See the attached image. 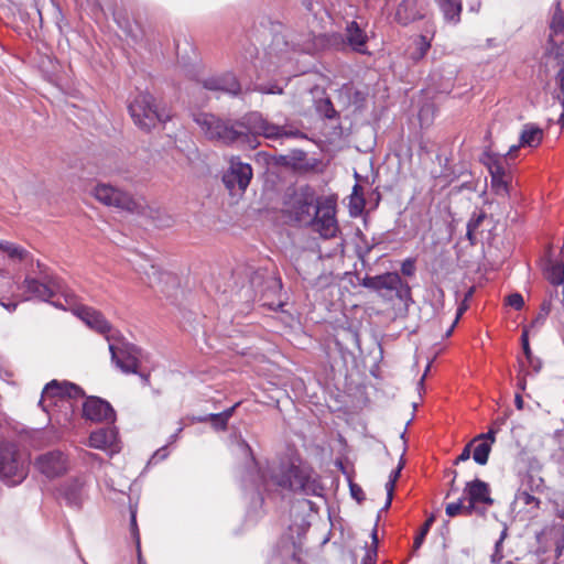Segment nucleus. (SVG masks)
Returning a JSON list of instances; mask_svg holds the SVG:
<instances>
[{"label": "nucleus", "mask_w": 564, "mask_h": 564, "mask_svg": "<svg viewBox=\"0 0 564 564\" xmlns=\"http://www.w3.org/2000/svg\"><path fill=\"white\" fill-rule=\"evenodd\" d=\"M0 251H3L12 260H24L29 254L28 250L10 241L0 240Z\"/></svg>", "instance_id": "nucleus-30"}, {"label": "nucleus", "mask_w": 564, "mask_h": 564, "mask_svg": "<svg viewBox=\"0 0 564 564\" xmlns=\"http://www.w3.org/2000/svg\"><path fill=\"white\" fill-rule=\"evenodd\" d=\"M313 186L308 184L289 187L283 196V215L292 223L306 226L323 203Z\"/></svg>", "instance_id": "nucleus-4"}, {"label": "nucleus", "mask_w": 564, "mask_h": 564, "mask_svg": "<svg viewBox=\"0 0 564 564\" xmlns=\"http://www.w3.org/2000/svg\"><path fill=\"white\" fill-rule=\"evenodd\" d=\"M490 452V443L481 442L475 447L473 453V459L475 460L476 464L484 466L488 463Z\"/></svg>", "instance_id": "nucleus-32"}, {"label": "nucleus", "mask_w": 564, "mask_h": 564, "mask_svg": "<svg viewBox=\"0 0 564 564\" xmlns=\"http://www.w3.org/2000/svg\"><path fill=\"white\" fill-rule=\"evenodd\" d=\"M376 563V556H373V553L371 554V552H367V554L365 555V557L362 558V563L361 564H375Z\"/></svg>", "instance_id": "nucleus-63"}, {"label": "nucleus", "mask_w": 564, "mask_h": 564, "mask_svg": "<svg viewBox=\"0 0 564 564\" xmlns=\"http://www.w3.org/2000/svg\"><path fill=\"white\" fill-rule=\"evenodd\" d=\"M507 303L517 311H520L524 306L523 296L519 292L511 293L507 296Z\"/></svg>", "instance_id": "nucleus-40"}, {"label": "nucleus", "mask_w": 564, "mask_h": 564, "mask_svg": "<svg viewBox=\"0 0 564 564\" xmlns=\"http://www.w3.org/2000/svg\"><path fill=\"white\" fill-rule=\"evenodd\" d=\"M514 405L518 410H522L524 406L523 398L520 392L516 393L514 395Z\"/></svg>", "instance_id": "nucleus-62"}, {"label": "nucleus", "mask_w": 564, "mask_h": 564, "mask_svg": "<svg viewBox=\"0 0 564 564\" xmlns=\"http://www.w3.org/2000/svg\"><path fill=\"white\" fill-rule=\"evenodd\" d=\"M200 84L207 90L224 93L231 97H237L241 93V85L231 72L208 76L202 79Z\"/></svg>", "instance_id": "nucleus-16"}, {"label": "nucleus", "mask_w": 564, "mask_h": 564, "mask_svg": "<svg viewBox=\"0 0 564 564\" xmlns=\"http://www.w3.org/2000/svg\"><path fill=\"white\" fill-rule=\"evenodd\" d=\"M239 406V402L235 403L232 406L219 412L227 421L234 415L236 409Z\"/></svg>", "instance_id": "nucleus-57"}, {"label": "nucleus", "mask_w": 564, "mask_h": 564, "mask_svg": "<svg viewBox=\"0 0 564 564\" xmlns=\"http://www.w3.org/2000/svg\"><path fill=\"white\" fill-rule=\"evenodd\" d=\"M76 315L90 329L105 336L111 361L121 372L137 373L141 348L127 341L119 332H115L102 313L88 306H80L76 310Z\"/></svg>", "instance_id": "nucleus-2"}, {"label": "nucleus", "mask_w": 564, "mask_h": 564, "mask_svg": "<svg viewBox=\"0 0 564 564\" xmlns=\"http://www.w3.org/2000/svg\"><path fill=\"white\" fill-rule=\"evenodd\" d=\"M43 390L44 397L48 395L54 405H57L58 402H68L70 399H80L85 397V391L82 387L66 380L58 381L53 379L45 384Z\"/></svg>", "instance_id": "nucleus-15"}, {"label": "nucleus", "mask_w": 564, "mask_h": 564, "mask_svg": "<svg viewBox=\"0 0 564 564\" xmlns=\"http://www.w3.org/2000/svg\"><path fill=\"white\" fill-rule=\"evenodd\" d=\"M424 12L420 8L417 0H402L395 11V21L406 26L414 21L422 20Z\"/></svg>", "instance_id": "nucleus-23"}, {"label": "nucleus", "mask_w": 564, "mask_h": 564, "mask_svg": "<svg viewBox=\"0 0 564 564\" xmlns=\"http://www.w3.org/2000/svg\"><path fill=\"white\" fill-rule=\"evenodd\" d=\"M35 466L45 477L53 479L64 475L67 470L66 457L59 451H51L40 455Z\"/></svg>", "instance_id": "nucleus-18"}, {"label": "nucleus", "mask_w": 564, "mask_h": 564, "mask_svg": "<svg viewBox=\"0 0 564 564\" xmlns=\"http://www.w3.org/2000/svg\"><path fill=\"white\" fill-rule=\"evenodd\" d=\"M543 138V131L535 124H525L520 134V145L534 148L538 147Z\"/></svg>", "instance_id": "nucleus-26"}, {"label": "nucleus", "mask_w": 564, "mask_h": 564, "mask_svg": "<svg viewBox=\"0 0 564 564\" xmlns=\"http://www.w3.org/2000/svg\"><path fill=\"white\" fill-rule=\"evenodd\" d=\"M93 194L97 200L106 206H112L127 212H139L140 204L127 192L110 184H97Z\"/></svg>", "instance_id": "nucleus-11"}, {"label": "nucleus", "mask_w": 564, "mask_h": 564, "mask_svg": "<svg viewBox=\"0 0 564 564\" xmlns=\"http://www.w3.org/2000/svg\"><path fill=\"white\" fill-rule=\"evenodd\" d=\"M557 290H555L554 293L550 294V299L543 300V302L540 305L539 314L535 316V318L532 319L530 325H527L528 327L532 329H539L545 324L546 318L552 310V297L557 296Z\"/></svg>", "instance_id": "nucleus-28"}, {"label": "nucleus", "mask_w": 564, "mask_h": 564, "mask_svg": "<svg viewBox=\"0 0 564 564\" xmlns=\"http://www.w3.org/2000/svg\"><path fill=\"white\" fill-rule=\"evenodd\" d=\"M349 490H350V495L351 497L357 501V502H361L365 500V494H364V490L362 488L355 484V482H349Z\"/></svg>", "instance_id": "nucleus-47"}, {"label": "nucleus", "mask_w": 564, "mask_h": 564, "mask_svg": "<svg viewBox=\"0 0 564 564\" xmlns=\"http://www.w3.org/2000/svg\"><path fill=\"white\" fill-rule=\"evenodd\" d=\"M366 199L364 196L362 187L356 183L349 197V215L358 217L364 213Z\"/></svg>", "instance_id": "nucleus-27"}, {"label": "nucleus", "mask_w": 564, "mask_h": 564, "mask_svg": "<svg viewBox=\"0 0 564 564\" xmlns=\"http://www.w3.org/2000/svg\"><path fill=\"white\" fill-rule=\"evenodd\" d=\"M525 359L529 367L531 368V371H527L525 376L538 375L543 367L542 360L539 357H535L533 354L530 357H525Z\"/></svg>", "instance_id": "nucleus-39"}, {"label": "nucleus", "mask_w": 564, "mask_h": 564, "mask_svg": "<svg viewBox=\"0 0 564 564\" xmlns=\"http://www.w3.org/2000/svg\"><path fill=\"white\" fill-rule=\"evenodd\" d=\"M23 286L32 297L42 302H50V300L55 296V289L58 285L55 278L48 274H43L42 281L36 278L25 276Z\"/></svg>", "instance_id": "nucleus-19"}, {"label": "nucleus", "mask_w": 564, "mask_h": 564, "mask_svg": "<svg viewBox=\"0 0 564 564\" xmlns=\"http://www.w3.org/2000/svg\"><path fill=\"white\" fill-rule=\"evenodd\" d=\"M84 487L85 482L80 478H69L58 486L57 496L67 507L80 510L84 503Z\"/></svg>", "instance_id": "nucleus-20"}, {"label": "nucleus", "mask_w": 564, "mask_h": 564, "mask_svg": "<svg viewBox=\"0 0 564 564\" xmlns=\"http://www.w3.org/2000/svg\"><path fill=\"white\" fill-rule=\"evenodd\" d=\"M83 416L94 422L107 421L113 423L116 412L108 401L99 397H88L83 402Z\"/></svg>", "instance_id": "nucleus-17"}, {"label": "nucleus", "mask_w": 564, "mask_h": 564, "mask_svg": "<svg viewBox=\"0 0 564 564\" xmlns=\"http://www.w3.org/2000/svg\"><path fill=\"white\" fill-rule=\"evenodd\" d=\"M478 503L479 502H473L471 500H468V505L466 507L463 506V512L467 516H470L474 511H477L478 513L484 514L485 511L480 510L476 507Z\"/></svg>", "instance_id": "nucleus-53"}, {"label": "nucleus", "mask_w": 564, "mask_h": 564, "mask_svg": "<svg viewBox=\"0 0 564 564\" xmlns=\"http://www.w3.org/2000/svg\"><path fill=\"white\" fill-rule=\"evenodd\" d=\"M356 236L360 239L362 245H357L356 253L361 261H365V258L372 251V249L378 243L375 238H372L371 242L368 241L367 237L362 234L360 229H357Z\"/></svg>", "instance_id": "nucleus-31"}, {"label": "nucleus", "mask_w": 564, "mask_h": 564, "mask_svg": "<svg viewBox=\"0 0 564 564\" xmlns=\"http://www.w3.org/2000/svg\"><path fill=\"white\" fill-rule=\"evenodd\" d=\"M260 91L264 94H279L281 95L283 93V89L279 87L276 84H272L269 86H261Z\"/></svg>", "instance_id": "nucleus-54"}, {"label": "nucleus", "mask_w": 564, "mask_h": 564, "mask_svg": "<svg viewBox=\"0 0 564 564\" xmlns=\"http://www.w3.org/2000/svg\"><path fill=\"white\" fill-rule=\"evenodd\" d=\"M463 498H459L456 502L448 503L445 509L446 514L453 518L463 512Z\"/></svg>", "instance_id": "nucleus-44"}, {"label": "nucleus", "mask_w": 564, "mask_h": 564, "mask_svg": "<svg viewBox=\"0 0 564 564\" xmlns=\"http://www.w3.org/2000/svg\"><path fill=\"white\" fill-rule=\"evenodd\" d=\"M530 329L531 328L528 326L522 327L521 346H522V350H523V354L525 357H530L533 354L531 350V347H530V341H529Z\"/></svg>", "instance_id": "nucleus-41"}, {"label": "nucleus", "mask_w": 564, "mask_h": 564, "mask_svg": "<svg viewBox=\"0 0 564 564\" xmlns=\"http://www.w3.org/2000/svg\"><path fill=\"white\" fill-rule=\"evenodd\" d=\"M527 486L531 491H539L544 486V480L542 477L529 474L527 476Z\"/></svg>", "instance_id": "nucleus-42"}, {"label": "nucleus", "mask_w": 564, "mask_h": 564, "mask_svg": "<svg viewBox=\"0 0 564 564\" xmlns=\"http://www.w3.org/2000/svg\"><path fill=\"white\" fill-rule=\"evenodd\" d=\"M28 471L17 445L0 437V479L8 486H17L26 478Z\"/></svg>", "instance_id": "nucleus-6"}, {"label": "nucleus", "mask_w": 564, "mask_h": 564, "mask_svg": "<svg viewBox=\"0 0 564 564\" xmlns=\"http://www.w3.org/2000/svg\"><path fill=\"white\" fill-rule=\"evenodd\" d=\"M377 525H378V522H376L375 528L372 529V532H371V544L373 547L372 549L373 556H377V549H378V544H379Z\"/></svg>", "instance_id": "nucleus-55"}, {"label": "nucleus", "mask_w": 564, "mask_h": 564, "mask_svg": "<svg viewBox=\"0 0 564 564\" xmlns=\"http://www.w3.org/2000/svg\"><path fill=\"white\" fill-rule=\"evenodd\" d=\"M141 358H142V354L140 355V358H139V362L141 361ZM138 367H140V364L138 365ZM140 379L142 380V383L144 386H148L150 383V373H144V372H139V368H137V373Z\"/></svg>", "instance_id": "nucleus-59"}, {"label": "nucleus", "mask_w": 564, "mask_h": 564, "mask_svg": "<svg viewBox=\"0 0 564 564\" xmlns=\"http://www.w3.org/2000/svg\"><path fill=\"white\" fill-rule=\"evenodd\" d=\"M302 6L306 11L307 23L312 33L316 29H322L326 20L330 18L323 2L317 0H302Z\"/></svg>", "instance_id": "nucleus-22"}, {"label": "nucleus", "mask_w": 564, "mask_h": 564, "mask_svg": "<svg viewBox=\"0 0 564 564\" xmlns=\"http://www.w3.org/2000/svg\"><path fill=\"white\" fill-rule=\"evenodd\" d=\"M555 555L557 564H564V533L555 542Z\"/></svg>", "instance_id": "nucleus-46"}, {"label": "nucleus", "mask_w": 564, "mask_h": 564, "mask_svg": "<svg viewBox=\"0 0 564 564\" xmlns=\"http://www.w3.org/2000/svg\"><path fill=\"white\" fill-rule=\"evenodd\" d=\"M274 485L304 496L323 497L324 486L313 469L305 465L281 464L271 474Z\"/></svg>", "instance_id": "nucleus-3"}, {"label": "nucleus", "mask_w": 564, "mask_h": 564, "mask_svg": "<svg viewBox=\"0 0 564 564\" xmlns=\"http://www.w3.org/2000/svg\"><path fill=\"white\" fill-rule=\"evenodd\" d=\"M517 500L523 502L525 506L533 505L534 508H540V499L534 497L532 494H530L527 489L525 490H519L517 496Z\"/></svg>", "instance_id": "nucleus-38"}, {"label": "nucleus", "mask_w": 564, "mask_h": 564, "mask_svg": "<svg viewBox=\"0 0 564 564\" xmlns=\"http://www.w3.org/2000/svg\"><path fill=\"white\" fill-rule=\"evenodd\" d=\"M39 405L42 408V410L46 413H50V408L54 405L51 398L48 395L44 397V390L42 391L41 399L39 401Z\"/></svg>", "instance_id": "nucleus-52"}, {"label": "nucleus", "mask_w": 564, "mask_h": 564, "mask_svg": "<svg viewBox=\"0 0 564 564\" xmlns=\"http://www.w3.org/2000/svg\"><path fill=\"white\" fill-rule=\"evenodd\" d=\"M435 521V517L434 514H431L426 520L425 522L423 523V525L421 527L419 533L416 534L415 539H414V543H413V552H416L421 546L422 544L424 543V540L432 527V524L434 523Z\"/></svg>", "instance_id": "nucleus-33"}, {"label": "nucleus", "mask_w": 564, "mask_h": 564, "mask_svg": "<svg viewBox=\"0 0 564 564\" xmlns=\"http://www.w3.org/2000/svg\"><path fill=\"white\" fill-rule=\"evenodd\" d=\"M496 433L497 431L496 430H492L490 429L487 433H482V434H479L474 441H471L473 443L477 440H481L482 442H488L490 443V446H492V444L495 443L496 441Z\"/></svg>", "instance_id": "nucleus-50"}, {"label": "nucleus", "mask_w": 564, "mask_h": 564, "mask_svg": "<svg viewBox=\"0 0 564 564\" xmlns=\"http://www.w3.org/2000/svg\"><path fill=\"white\" fill-rule=\"evenodd\" d=\"M268 284V288L280 290L282 288V283L280 279L276 278H270L265 281Z\"/></svg>", "instance_id": "nucleus-58"}, {"label": "nucleus", "mask_w": 564, "mask_h": 564, "mask_svg": "<svg viewBox=\"0 0 564 564\" xmlns=\"http://www.w3.org/2000/svg\"><path fill=\"white\" fill-rule=\"evenodd\" d=\"M485 218H486L485 212H480L478 214L474 213L467 223V227L469 228V231L477 230Z\"/></svg>", "instance_id": "nucleus-43"}, {"label": "nucleus", "mask_w": 564, "mask_h": 564, "mask_svg": "<svg viewBox=\"0 0 564 564\" xmlns=\"http://www.w3.org/2000/svg\"><path fill=\"white\" fill-rule=\"evenodd\" d=\"M252 178V166L249 163L231 159L228 170L223 175V183L231 193H243Z\"/></svg>", "instance_id": "nucleus-12"}, {"label": "nucleus", "mask_w": 564, "mask_h": 564, "mask_svg": "<svg viewBox=\"0 0 564 564\" xmlns=\"http://www.w3.org/2000/svg\"><path fill=\"white\" fill-rule=\"evenodd\" d=\"M464 494L467 496V500H471L473 502H479L487 506H492L495 502L490 497L489 485L479 478L467 481L464 488Z\"/></svg>", "instance_id": "nucleus-24"}, {"label": "nucleus", "mask_w": 564, "mask_h": 564, "mask_svg": "<svg viewBox=\"0 0 564 564\" xmlns=\"http://www.w3.org/2000/svg\"><path fill=\"white\" fill-rule=\"evenodd\" d=\"M466 229H467V230H466V237H467V239L469 240V242H470V245H471V246H475V245H476V241H477L476 236H475V231H476V230H470V231H469V228H468V227H467Z\"/></svg>", "instance_id": "nucleus-64"}, {"label": "nucleus", "mask_w": 564, "mask_h": 564, "mask_svg": "<svg viewBox=\"0 0 564 564\" xmlns=\"http://www.w3.org/2000/svg\"><path fill=\"white\" fill-rule=\"evenodd\" d=\"M430 47H431L430 41L426 39V36L421 35L419 37V40L416 41V46H415L414 52H412V55H411L412 58L414 61L422 59L426 55Z\"/></svg>", "instance_id": "nucleus-34"}, {"label": "nucleus", "mask_w": 564, "mask_h": 564, "mask_svg": "<svg viewBox=\"0 0 564 564\" xmlns=\"http://www.w3.org/2000/svg\"><path fill=\"white\" fill-rule=\"evenodd\" d=\"M312 218H314V220L308 221L305 227H311L324 239L334 238L336 236L338 225L335 218V207L332 204H322L315 209V214Z\"/></svg>", "instance_id": "nucleus-14"}, {"label": "nucleus", "mask_w": 564, "mask_h": 564, "mask_svg": "<svg viewBox=\"0 0 564 564\" xmlns=\"http://www.w3.org/2000/svg\"><path fill=\"white\" fill-rule=\"evenodd\" d=\"M209 422L215 431H226L228 421L220 413H208Z\"/></svg>", "instance_id": "nucleus-37"}, {"label": "nucleus", "mask_w": 564, "mask_h": 564, "mask_svg": "<svg viewBox=\"0 0 564 564\" xmlns=\"http://www.w3.org/2000/svg\"><path fill=\"white\" fill-rule=\"evenodd\" d=\"M473 442L468 443L462 451V453L458 455V457L454 460V465H458L462 462H466L470 458V448H471Z\"/></svg>", "instance_id": "nucleus-51"}, {"label": "nucleus", "mask_w": 564, "mask_h": 564, "mask_svg": "<svg viewBox=\"0 0 564 564\" xmlns=\"http://www.w3.org/2000/svg\"><path fill=\"white\" fill-rule=\"evenodd\" d=\"M403 467H404V459H403V456H401L397 468L393 469L389 475V479L386 484V491H394L395 482L398 481Z\"/></svg>", "instance_id": "nucleus-36"}, {"label": "nucleus", "mask_w": 564, "mask_h": 564, "mask_svg": "<svg viewBox=\"0 0 564 564\" xmlns=\"http://www.w3.org/2000/svg\"><path fill=\"white\" fill-rule=\"evenodd\" d=\"M401 272L403 275L412 276L415 273V259H405L401 264Z\"/></svg>", "instance_id": "nucleus-45"}, {"label": "nucleus", "mask_w": 564, "mask_h": 564, "mask_svg": "<svg viewBox=\"0 0 564 564\" xmlns=\"http://www.w3.org/2000/svg\"><path fill=\"white\" fill-rule=\"evenodd\" d=\"M167 456H169L167 445H164L154 452V454L152 455L149 463L156 464V463L162 462L165 458H167Z\"/></svg>", "instance_id": "nucleus-48"}, {"label": "nucleus", "mask_w": 564, "mask_h": 564, "mask_svg": "<svg viewBox=\"0 0 564 564\" xmlns=\"http://www.w3.org/2000/svg\"><path fill=\"white\" fill-rule=\"evenodd\" d=\"M240 446L245 449V452H246L248 455H250L251 463L256 465V459H254V457H253V455H252V451H251V447L249 446V444H248L245 440H242V441L240 442Z\"/></svg>", "instance_id": "nucleus-61"}, {"label": "nucleus", "mask_w": 564, "mask_h": 564, "mask_svg": "<svg viewBox=\"0 0 564 564\" xmlns=\"http://www.w3.org/2000/svg\"><path fill=\"white\" fill-rule=\"evenodd\" d=\"M445 22L457 24L460 21V0H435Z\"/></svg>", "instance_id": "nucleus-25"}, {"label": "nucleus", "mask_w": 564, "mask_h": 564, "mask_svg": "<svg viewBox=\"0 0 564 564\" xmlns=\"http://www.w3.org/2000/svg\"><path fill=\"white\" fill-rule=\"evenodd\" d=\"M139 273H143L147 276V282L151 288H160V291L166 295L167 299L172 296L169 289H177L178 280L176 275L162 271L158 265L145 259L144 264H140L137 269Z\"/></svg>", "instance_id": "nucleus-13"}, {"label": "nucleus", "mask_w": 564, "mask_h": 564, "mask_svg": "<svg viewBox=\"0 0 564 564\" xmlns=\"http://www.w3.org/2000/svg\"><path fill=\"white\" fill-rule=\"evenodd\" d=\"M561 69L558 70L556 75V79L558 82L560 89L564 91V65H560Z\"/></svg>", "instance_id": "nucleus-60"}, {"label": "nucleus", "mask_w": 564, "mask_h": 564, "mask_svg": "<svg viewBox=\"0 0 564 564\" xmlns=\"http://www.w3.org/2000/svg\"><path fill=\"white\" fill-rule=\"evenodd\" d=\"M130 533L132 539L134 540L135 547H139L140 542V532L137 523V505H130Z\"/></svg>", "instance_id": "nucleus-35"}, {"label": "nucleus", "mask_w": 564, "mask_h": 564, "mask_svg": "<svg viewBox=\"0 0 564 564\" xmlns=\"http://www.w3.org/2000/svg\"><path fill=\"white\" fill-rule=\"evenodd\" d=\"M315 108L317 113L325 119L333 120L339 118L338 111L328 97L318 99Z\"/></svg>", "instance_id": "nucleus-29"}, {"label": "nucleus", "mask_w": 564, "mask_h": 564, "mask_svg": "<svg viewBox=\"0 0 564 564\" xmlns=\"http://www.w3.org/2000/svg\"><path fill=\"white\" fill-rule=\"evenodd\" d=\"M118 430L116 426H104L93 431L89 435V446L96 449L116 453L119 451Z\"/></svg>", "instance_id": "nucleus-21"}, {"label": "nucleus", "mask_w": 564, "mask_h": 564, "mask_svg": "<svg viewBox=\"0 0 564 564\" xmlns=\"http://www.w3.org/2000/svg\"><path fill=\"white\" fill-rule=\"evenodd\" d=\"M544 57H552L557 65H564V12L560 3H557L550 23Z\"/></svg>", "instance_id": "nucleus-10"}, {"label": "nucleus", "mask_w": 564, "mask_h": 564, "mask_svg": "<svg viewBox=\"0 0 564 564\" xmlns=\"http://www.w3.org/2000/svg\"><path fill=\"white\" fill-rule=\"evenodd\" d=\"M128 111L134 124L150 132L159 123L165 124L172 119V112L165 106H160L155 97L149 91H140L128 105Z\"/></svg>", "instance_id": "nucleus-5"}, {"label": "nucleus", "mask_w": 564, "mask_h": 564, "mask_svg": "<svg viewBox=\"0 0 564 564\" xmlns=\"http://www.w3.org/2000/svg\"><path fill=\"white\" fill-rule=\"evenodd\" d=\"M247 275L249 278L250 286L252 289L263 280V275L259 271L253 269H247Z\"/></svg>", "instance_id": "nucleus-49"}, {"label": "nucleus", "mask_w": 564, "mask_h": 564, "mask_svg": "<svg viewBox=\"0 0 564 564\" xmlns=\"http://www.w3.org/2000/svg\"><path fill=\"white\" fill-rule=\"evenodd\" d=\"M481 162L490 174L491 191L502 197L509 196V183L512 180L510 171H507V160L497 153L485 152Z\"/></svg>", "instance_id": "nucleus-9"}, {"label": "nucleus", "mask_w": 564, "mask_h": 564, "mask_svg": "<svg viewBox=\"0 0 564 564\" xmlns=\"http://www.w3.org/2000/svg\"><path fill=\"white\" fill-rule=\"evenodd\" d=\"M393 492H394V491H387V501H386L384 506H383V507L379 510V512H378V516H377V522H378V521H379V519H380V513H381L382 511H386V510H388V509L390 508L391 502H392V499H393Z\"/></svg>", "instance_id": "nucleus-56"}, {"label": "nucleus", "mask_w": 564, "mask_h": 564, "mask_svg": "<svg viewBox=\"0 0 564 564\" xmlns=\"http://www.w3.org/2000/svg\"><path fill=\"white\" fill-rule=\"evenodd\" d=\"M317 41L324 47L338 48L347 43L349 47L359 54H369L367 50L368 36L356 21L347 23L345 35L341 33L333 32L325 33L317 36Z\"/></svg>", "instance_id": "nucleus-7"}, {"label": "nucleus", "mask_w": 564, "mask_h": 564, "mask_svg": "<svg viewBox=\"0 0 564 564\" xmlns=\"http://www.w3.org/2000/svg\"><path fill=\"white\" fill-rule=\"evenodd\" d=\"M360 284L381 295H383V291L394 293L400 300H405L411 295L409 284L401 279L398 272H386L373 276L365 275Z\"/></svg>", "instance_id": "nucleus-8"}, {"label": "nucleus", "mask_w": 564, "mask_h": 564, "mask_svg": "<svg viewBox=\"0 0 564 564\" xmlns=\"http://www.w3.org/2000/svg\"><path fill=\"white\" fill-rule=\"evenodd\" d=\"M192 119L208 141L224 147L256 149L260 145L259 137L268 140L305 137L299 129L270 122L259 111L248 112L236 120L197 111L192 113Z\"/></svg>", "instance_id": "nucleus-1"}]
</instances>
